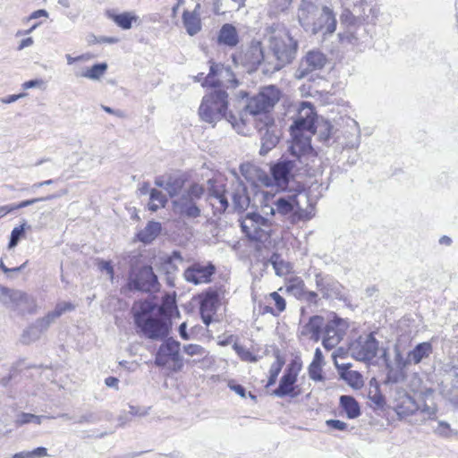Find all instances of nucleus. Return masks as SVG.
<instances>
[{
	"label": "nucleus",
	"instance_id": "f257e3e1",
	"mask_svg": "<svg viewBox=\"0 0 458 458\" xmlns=\"http://www.w3.org/2000/svg\"><path fill=\"white\" fill-rule=\"evenodd\" d=\"M316 113L314 106L308 101H302L298 114L290 127L292 142L289 146L290 154L301 164L309 165V161L316 157L311 146V136L315 133Z\"/></svg>",
	"mask_w": 458,
	"mask_h": 458
},
{
	"label": "nucleus",
	"instance_id": "f03ea898",
	"mask_svg": "<svg viewBox=\"0 0 458 458\" xmlns=\"http://www.w3.org/2000/svg\"><path fill=\"white\" fill-rule=\"evenodd\" d=\"M287 191L288 194L277 197L272 206H264L263 213L286 217L291 224L310 220L315 215V204L310 201L304 185L296 182Z\"/></svg>",
	"mask_w": 458,
	"mask_h": 458
},
{
	"label": "nucleus",
	"instance_id": "7ed1b4c3",
	"mask_svg": "<svg viewBox=\"0 0 458 458\" xmlns=\"http://www.w3.org/2000/svg\"><path fill=\"white\" fill-rule=\"evenodd\" d=\"M154 310L155 306L150 302L141 304L133 314L134 324L146 338L163 340L170 334L172 320L164 308H158L157 311Z\"/></svg>",
	"mask_w": 458,
	"mask_h": 458
},
{
	"label": "nucleus",
	"instance_id": "20e7f679",
	"mask_svg": "<svg viewBox=\"0 0 458 458\" xmlns=\"http://www.w3.org/2000/svg\"><path fill=\"white\" fill-rule=\"evenodd\" d=\"M268 49L271 58L265 74H273L293 63L297 55L299 42L288 30H282L269 37Z\"/></svg>",
	"mask_w": 458,
	"mask_h": 458
},
{
	"label": "nucleus",
	"instance_id": "39448f33",
	"mask_svg": "<svg viewBox=\"0 0 458 458\" xmlns=\"http://www.w3.org/2000/svg\"><path fill=\"white\" fill-rule=\"evenodd\" d=\"M228 94L221 89H215L206 94L199 108V114L202 121L216 124L223 118L226 119L233 128L239 126L237 117L232 113H227Z\"/></svg>",
	"mask_w": 458,
	"mask_h": 458
},
{
	"label": "nucleus",
	"instance_id": "423d86ee",
	"mask_svg": "<svg viewBox=\"0 0 458 458\" xmlns=\"http://www.w3.org/2000/svg\"><path fill=\"white\" fill-rule=\"evenodd\" d=\"M279 99L280 90L276 86L269 85L262 88L259 94L248 100L244 111L264 120V115H271L269 113Z\"/></svg>",
	"mask_w": 458,
	"mask_h": 458
},
{
	"label": "nucleus",
	"instance_id": "0eeeda50",
	"mask_svg": "<svg viewBox=\"0 0 458 458\" xmlns=\"http://www.w3.org/2000/svg\"><path fill=\"white\" fill-rule=\"evenodd\" d=\"M297 160L298 159L296 157L295 160L280 158L277 160V162L271 165V176L265 171L264 173H259L260 183L267 187L275 185L282 191L289 190L288 185L291 179L293 178V171L296 166Z\"/></svg>",
	"mask_w": 458,
	"mask_h": 458
},
{
	"label": "nucleus",
	"instance_id": "6e6552de",
	"mask_svg": "<svg viewBox=\"0 0 458 458\" xmlns=\"http://www.w3.org/2000/svg\"><path fill=\"white\" fill-rule=\"evenodd\" d=\"M273 223L257 212H250L241 223L242 231L255 242H267L273 232Z\"/></svg>",
	"mask_w": 458,
	"mask_h": 458
},
{
	"label": "nucleus",
	"instance_id": "1a4fd4ad",
	"mask_svg": "<svg viewBox=\"0 0 458 458\" xmlns=\"http://www.w3.org/2000/svg\"><path fill=\"white\" fill-rule=\"evenodd\" d=\"M126 286L130 291L152 293L157 292L160 284L152 267L142 266L131 269Z\"/></svg>",
	"mask_w": 458,
	"mask_h": 458
},
{
	"label": "nucleus",
	"instance_id": "9d476101",
	"mask_svg": "<svg viewBox=\"0 0 458 458\" xmlns=\"http://www.w3.org/2000/svg\"><path fill=\"white\" fill-rule=\"evenodd\" d=\"M255 123L257 130L261 135L259 154L265 156L277 145L282 136V131L281 128L276 124L272 115H264V120L256 119Z\"/></svg>",
	"mask_w": 458,
	"mask_h": 458
},
{
	"label": "nucleus",
	"instance_id": "9b49d317",
	"mask_svg": "<svg viewBox=\"0 0 458 458\" xmlns=\"http://www.w3.org/2000/svg\"><path fill=\"white\" fill-rule=\"evenodd\" d=\"M315 284L323 299L345 301L344 287L334 276L321 272L315 274Z\"/></svg>",
	"mask_w": 458,
	"mask_h": 458
},
{
	"label": "nucleus",
	"instance_id": "f8f14e48",
	"mask_svg": "<svg viewBox=\"0 0 458 458\" xmlns=\"http://www.w3.org/2000/svg\"><path fill=\"white\" fill-rule=\"evenodd\" d=\"M209 72L205 78V82L210 87L235 88L238 86V80L234 77L232 69L222 64L209 61Z\"/></svg>",
	"mask_w": 458,
	"mask_h": 458
},
{
	"label": "nucleus",
	"instance_id": "ddd939ff",
	"mask_svg": "<svg viewBox=\"0 0 458 458\" xmlns=\"http://www.w3.org/2000/svg\"><path fill=\"white\" fill-rule=\"evenodd\" d=\"M352 356L357 360L370 361L377 354L378 341L375 338L374 333L365 336H360L350 345Z\"/></svg>",
	"mask_w": 458,
	"mask_h": 458
},
{
	"label": "nucleus",
	"instance_id": "4468645a",
	"mask_svg": "<svg viewBox=\"0 0 458 458\" xmlns=\"http://www.w3.org/2000/svg\"><path fill=\"white\" fill-rule=\"evenodd\" d=\"M327 62V58L321 51H308L300 61L295 72V78L299 80L306 78L310 73L324 68Z\"/></svg>",
	"mask_w": 458,
	"mask_h": 458
},
{
	"label": "nucleus",
	"instance_id": "2eb2a0df",
	"mask_svg": "<svg viewBox=\"0 0 458 458\" xmlns=\"http://www.w3.org/2000/svg\"><path fill=\"white\" fill-rule=\"evenodd\" d=\"M270 54H265L262 45L259 41H252L250 46L242 55V64L249 70H256L259 65H263V72L268 68L270 61Z\"/></svg>",
	"mask_w": 458,
	"mask_h": 458
},
{
	"label": "nucleus",
	"instance_id": "dca6fc26",
	"mask_svg": "<svg viewBox=\"0 0 458 458\" xmlns=\"http://www.w3.org/2000/svg\"><path fill=\"white\" fill-rule=\"evenodd\" d=\"M216 271V266L212 262H208L207 265L195 262L184 270L183 278L195 285L208 284L212 281Z\"/></svg>",
	"mask_w": 458,
	"mask_h": 458
},
{
	"label": "nucleus",
	"instance_id": "f3484780",
	"mask_svg": "<svg viewBox=\"0 0 458 458\" xmlns=\"http://www.w3.org/2000/svg\"><path fill=\"white\" fill-rule=\"evenodd\" d=\"M320 11L321 8L312 0H301L297 18L300 25L306 32L316 28L314 21Z\"/></svg>",
	"mask_w": 458,
	"mask_h": 458
},
{
	"label": "nucleus",
	"instance_id": "a211bd4d",
	"mask_svg": "<svg viewBox=\"0 0 458 458\" xmlns=\"http://www.w3.org/2000/svg\"><path fill=\"white\" fill-rule=\"evenodd\" d=\"M336 19L333 10L327 6H323L314 21V30L309 32L311 34L321 33L323 36L331 35L336 29Z\"/></svg>",
	"mask_w": 458,
	"mask_h": 458
},
{
	"label": "nucleus",
	"instance_id": "6ab92c4d",
	"mask_svg": "<svg viewBox=\"0 0 458 458\" xmlns=\"http://www.w3.org/2000/svg\"><path fill=\"white\" fill-rule=\"evenodd\" d=\"M173 207L174 212L182 218L195 219L201 214L196 201L183 195L173 200Z\"/></svg>",
	"mask_w": 458,
	"mask_h": 458
},
{
	"label": "nucleus",
	"instance_id": "aec40b11",
	"mask_svg": "<svg viewBox=\"0 0 458 458\" xmlns=\"http://www.w3.org/2000/svg\"><path fill=\"white\" fill-rule=\"evenodd\" d=\"M296 380L297 373L293 368H287L279 381L278 387L274 390L273 394L278 397H296L299 394V392L294 391Z\"/></svg>",
	"mask_w": 458,
	"mask_h": 458
},
{
	"label": "nucleus",
	"instance_id": "412c9836",
	"mask_svg": "<svg viewBox=\"0 0 458 458\" xmlns=\"http://www.w3.org/2000/svg\"><path fill=\"white\" fill-rule=\"evenodd\" d=\"M325 318L322 316H311L307 323L299 327L298 336L308 337L314 342H318L321 338Z\"/></svg>",
	"mask_w": 458,
	"mask_h": 458
},
{
	"label": "nucleus",
	"instance_id": "4be33fe9",
	"mask_svg": "<svg viewBox=\"0 0 458 458\" xmlns=\"http://www.w3.org/2000/svg\"><path fill=\"white\" fill-rule=\"evenodd\" d=\"M208 200L211 205L214 215L224 214L229 208L226 191L212 186L208 190Z\"/></svg>",
	"mask_w": 458,
	"mask_h": 458
},
{
	"label": "nucleus",
	"instance_id": "5701e85b",
	"mask_svg": "<svg viewBox=\"0 0 458 458\" xmlns=\"http://www.w3.org/2000/svg\"><path fill=\"white\" fill-rule=\"evenodd\" d=\"M394 411L400 419L409 420L419 411V404L411 395L404 394L396 400Z\"/></svg>",
	"mask_w": 458,
	"mask_h": 458
},
{
	"label": "nucleus",
	"instance_id": "b1692460",
	"mask_svg": "<svg viewBox=\"0 0 458 458\" xmlns=\"http://www.w3.org/2000/svg\"><path fill=\"white\" fill-rule=\"evenodd\" d=\"M341 21L344 24L350 26L346 34L344 36L347 38V40L352 44H358L359 42V30L365 31V29L360 25H357L360 22V18L356 17L349 10H344L341 15Z\"/></svg>",
	"mask_w": 458,
	"mask_h": 458
},
{
	"label": "nucleus",
	"instance_id": "393cba45",
	"mask_svg": "<svg viewBox=\"0 0 458 458\" xmlns=\"http://www.w3.org/2000/svg\"><path fill=\"white\" fill-rule=\"evenodd\" d=\"M232 200L233 209L235 212L242 213L249 208L250 199L243 183L238 182L234 185L232 192Z\"/></svg>",
	"mask_w": 458,
	"mask_h": 458
},
{
	"label": "nucleus",
	"instance_id": "a878e982",
	"mask_svg": "<svg viewBox=\"0 0 458 458\" xmlns=\"http://www.w3.org/2000/svg\"><path fill=\"white\" fill-rule=\"evenodd\" d=\"M239 43V35L236 28L230 23L224 24L217 35V44L230 48L236 47Z\"/></svg>",
	"mask_w": 458,
	"mask_h": 458
},
{
	"label": "nucleus",
	"instance_id": "bb28decb",
	"mask_svg": "<svg viewBox=\"0 0 458 458\" xmlns=\"http://www.w3.org/2000/svg\"><path fill=\"white\" fill-rule=\"evenodd\" d=\"M199 8V4H197L192 12L185 10L182 13V23L190 36H195L202 28L199 14L197 13Z\"/></svg>",
	"mask_w": 458,
	"mask_h": 458
},
{
	"label": "nucleus",
	"instance_id": "cd10ccee",
	"mask_svg": "<svg viewBox=\"0 0 458 458\" xmlns=\"http://www.w3.org/2000/svg\"><path fill=\"white\" fill-rule=\"evenodd\" d=\"M27 297L20 290L10 289L0 285V302L3 305L17 306L21 301H26Z\"/></svg>",
	"mask_w": 458,
	"mask_h": 458
},
{
	"label": "nucleus",
	"instance_id": "c85d7f7f",
	"mask_svg": "<svg viewBox=\"0 0 458 458\" xmlns=\"http://www.w3.org/2000/svg\"><path fill=\"white\" fill-rule=\"evenodd\" d=\"M199 311L215 313L219 302V293L216 290L208 288L200 296Z\"/></svg>",
	"mask_w": 458,
	"mask_h": 458
},
{
	"label": "nucleus",
	"instance_id": "c756f323",
	"mask_svg": "<svg viewBox=\"0 0 458 458\" xmlns=\"http://www.w3.org/2000/svg\"><path fill=\"white\" fill-rule=\"evenodd\" d=\"M161 223L149 221L147 225L137 233V239L144 244L151 243L161 233Z\"/></svg>",
	"mask_w": 458,
	"mask_h": 458
},
{
	"label": "nucleus",
	"instance_id": "7c9ffc66",
	"mask_svg": "<svg viewBox=\"0 0 458 458\" xmlns=\"http://www.w3.org/2000/svg\"><path fill=\"white\" fill-rule=\"evenodd\" d=\"M437 409L436 406H428L424 403L423 407L419 405V411H416L408 422L411 425H422L428 420H435L437 417Z\"/></svg>",
	"mask_w": 458,
	"mask_h": 458
},
{
	"label": "nucleus",
	"instance_id": "2f4dec72",
	"mask_svg": "<svg viewBox=\"0 0 458 458\" xmlns=\"http://www.w3.org/2000/svg\"><path fill=\"white\" fill-rule=\"evenodd\" d=\"M432 352V344L429 342L420 343L408 352L409 361H411V364L417 365L424 359L429 357Z\"/></svg>",
	"mask_w": 458,
	"mask_h": 458
},
{
	"label": "nucleus",
	"instance_id": "473e14b6",
	"mask_svg": "<svg viewBox=\"0 0 458 458\" xmlns=\"http://www.w3.org/2000/svg\"><path fill=\"white\" fill-rule=\"evenodd\" d=\"M348 126L351 131H348V136L344 140L339 141V144L344 148H354L360 145V128L358 123L353 119H349ZM338 140L339 137H336Z\"/></svg>",
	"mask_w": 458,
	"mask_h": 458
},
{
	"label": "nucleus",
	"instance_id": "72a5a7b5",
	"mask_svg": "<svg viewBox=\"0 0 458 458\" xmlns=\"http://www.w3.org/2000/svg\"><path fill=\"white\" fill-rule=\"evenodd\" d=\"M340 406L345 411L348 419L353 420L360 415V407L359 403L352 395H341Z\"/></svg>",
	"mask_w": 458,
	"mask_h": 458
},
{
	"label": "nucleus",
	"instance_id": "f704fd0d",
	"mask_svg": "<svg viewBox=\"0 0 458 458\" xmlns=\"http://www.w3.org/2000/svg\"><path fill=\"white\" fill-rule=\"evenodd\" d=\"M183 263V258L179 250H174L170 256L164 258L161 269L165 274H176L178 265Z\"/></svg>",
	"mask_w": 458,
	"mask_h": 458
},
{
	"label": "nucleus",
	"instance_id": "c9c22d12",
	"mask_svg": "<svg viewBox=\"0 0 458 458\" xmlns=\"http://www.w3.org/2000/svg\"><path fill=\"white\" fill-rule=\"evenodd\" d=\"M107 64L106 63L95 64L90 68H87L81 72L75 71L76 77H83L93 81H98L106 72Z\"/></svg>",
	"mask_w": 458,
	"mask_h": 458
},
{
	"label": "nucleus",
	"instance_id": "e433bc0d",
	"mask_svg": "<svg viewBox=\"0 0 458 458\" xmlns=\"http://www.w3.org/2000/svg\"><path fill=\"white\" fill-rule=\"evenodd\" d=\"M160 352L164 353L167 357H170L171 360L174 362L181 360L180 356V343L174 338H167L164 344H162L159 348Z\"/></svg>",
	"mask_w": 458,
	"mask_h": 458
},
{
	"label": "nucleus",
	"instance_id": "4c0bfd02",
	"mask_svg": "<svg viewBox=\"0 0 458 458\" xmlns=\"http://www.w3.org/2000/svg\"><path fill=\"white\" fill-rule=\"evenodd\" d=\"M23 294L27 297L26 301H21L17 306H9V305H4L7 309H10L12 310L17 311L21 315H24L26 313L28 314H35L37 312V305L35 302V300L30 296L29 294L23 293Z\"/></svg>",
	"mask_w": 458,
	"mask_h": 458
},
{
	"label": "nucleus",
	"instance_id": "58836bf2",
	"mask_svg": "<svg viewBox=\"0 0 458 458\" xmlns=\"http://www.w3.org/2000/svg\"><path fill=\"white\" fill-rule=\"evenodd\" d=\"M386 367L387 369L386 383V384H397L403 382L406 378V374L403 369L399 368H394L392 364L386 360Z\"/></svg>",
	"mask_w": 458,
	"mask_h": 458
},
{
	"label": "nucleus",
	"instance_id": "ea45409f",
	"mask_svg": "<svg viewBox=\"0 0 458 458\" xmlns=\"http://www.w3.org/2000/svg\"><path fill=\"white\" fill-rule=\"evenodd\" d=\"M109 17L123 30H130L132 26V21L138 20V16L128 12L119 14H109Z\"/></svg>",
	"mask_w": 458,
	"mask_h": 458
},
{
	"label": "nucleus",
	"instance_id": "a19ab883",
	"mask_svg": "<svg viewBox=\"0 0 458 458\" xmlns=\"http://www.w3.org/2000/svg\"><path fill=\"white\" fill-rule=\"evenodd\" d=\"M167 199L163 192L157 189H151L149 193V202L148 204L150 211L156 212L159 208H164Z\"/></svg>",
	"mask_w": 458,
	"mask_h": 458
},
{
	"label": "nucleus",
	"instance_id": "79ce46f5",
	"mask_svg": "<svg viewBox=\"0 0 458 458\" xmlns=\"http://www.w3.org/2000/svg\"><path fill=\"white\" fill-rule=\"evenodd\" d=\"M269 261L271 262L273 267L275 268L276 274L277 276H285L291 270L290 263L284 261L282 259L281 255L278 253H273L270 257Z\"/></svg>",
	"mask_w": 458,
	"mask_h": 458
},
{
	"label": "nucleus",
	"instance_id": "37998d69",
	"mask_svg": "<svg viewBox=\"0 0 458 458\" xmlns=\"http://www.w3.org/2000/svg\"><path fill=\"white\" fill-rule=\"evenodd\" d=\"M340 339L341 338L339 335L333 327H326L325 336L322 340V344L325 349L332 350L335 346H336L339 344Z\"/></svg>",
	"mask_w": 458,
	"mask_h": 458
},
{
	"label": "nucleus",
	"instance_id": "c03bdc74",
	"mask_svg": "<svg viewBox=\"0 0 458 458\" xmlns=\"http://www.w3.org/2000/svg\"><path fill=\"white\" fill-rule=\"evenodd\" d=\"M292 3L293 0H267L269 15H277L286 12Z\"/></svg>",
	"mask_w": 458,
	"mask_h": 458
},
{
	"label": "nucleus",
	"instance_id": "a18cd8bd",
	"mask_svg": "<svg viewBox=\"0 0 458 458\" xmlns=\"http://www.w3.org/2000/svg\"><path fill=\"white\" fill-rule=\"evenodd\" d=\"M240 171L242 174L245 177L247 181L255 182L257 180L260 182V174L259 173H264L263 170L258 168L255 165L250 164H243L240 166Z\"/></svg>",
	"mask_w": 458,
	"mask_h": 458
},
{
	"label": "nucleus",
	"instance_id": "49530a36",
	"mask_svg": "<svg viewBox=\"0 0 458 458\" xmlns=\"http://www.w3.org/2000/svg\"><path fill=\"white\" fill-rule=\"evenodd\" d=\"M286 290L290 294L298 300H301L307 288L303 280L300 278H294L289 282L286 286Z\"/></svg>",
	"mask_w": 458,
	"mask_h": 458
},
{
	"label": "nucleus",
	"instance_id": "de8ad7c7",
	"mask_svg": "<svg viewBox=\"0 0 458 458\" xmlns=\"http://www.w3.org/2000/svg\"><path fill=\"white\" fill-rule=\"evenodd\" d=\"M42 334L43 333L34 322L23 331L21 335V342L24 344H29L38 340Z\"/></svg>",
	"mask_w": 458,
	"mask_h": 458
},
{
	"label": "nucleus",
	"instance_id": "09e8293b",
	"mask_svg": "<svg viewBox=\"0 0 458 458\" xmlns=\"http://www.w3.org/2000/svg\"><path fill=\"white\" fill-rule=\"evenodd\" d=\"M284 364V361L280 358L279 355L276 356V360L272 363L269 369V377L267 384V386H270L276 384L277 377Z\"/></svg>",
	"mask_w": 458,
	"mask_h": 458
},
{
	"label": "nucleus",
	"instance_id": "8fccbe9b",
	"mask_svg": "<svg viewBox=\"0 0 458 458\" xmlns=\"http://www.w3.org/2000/svg\"><path fill=\"white\" fill-rule=\"evenodd\" d=\"M183 186V182L179 178L170 177L165 183L164 189L170 197L177 196Z\"/></svg>",
	"mask_w": 458,
	"mask_h": 458
},
{
	"label": "nucleus",
	"instance_id": "3c124183",
	"mask_svg": "<svg viewBox=\"0 0 458 458\" xmlns=\"http://www.w3.org/2000/svg\"><path fill=\"white\" fill-rule=\"evenodd\" d=\"M49 418L50 417H47V416H43V415L39 416V415H35V414H31V413L22 412L18 416L16 423L18 425H24V424H28V423H34V424L39 425V424H41L43 420L49 419Z\"/></svg>",
	"mask_w": 458,
	"mask_h": 458
},
{
	"label": "nucleus",
	"instance_id": "603ef678",
	"mask_svg": "<svg viewBox=\"0 0 458 458\" xmlns=\"http://www.w3.org/2000/svg\"><path fill=\"white\" fill-rule=\"evenodd\" d=\"M60 195L58 194H52V195H48L47 197H41V198H35V199H26V200H23L18 204H12V207L8 208L9 209L7 211H13V210H16V209H19V208H26V207H29L30 205H33L37 202H39V201H44V200H48V199H55L57 197H59Z\"/></svg>",
	"mask_w": 458,
	"mask_h": 458
},
{
	"label": "nucleus",
	"instance_id": "864d4df0",
	"mask_svg": "<svg viewBox=\"0 0 458 458\" xmlns=\"http://www.w3.org/2000/svg\"><path fill=\"white\" fill-rule=\"evenodd\" d=\"M204 191L205 190L202 185L193 183L182 195L196 201L201 199L202 195L204 194Z\"/></svg>",
	"mask_w": 458,
	"mask_h": 458
},
{
	"label": "nucleus",
	"instance_id": "5fc2aeb1",
	"mask_svg": "<svg viewBox=\"0 0 458 458\" xmlns=\"http://www.w3.org/2000/svg\"><path fill=\"white\" fill-rule=\"evenodd\" d=\"M26 224H23L20 226L14 227L11 233L10 241L8 243V248L12 249L15 247L19 241L24 236L25 233V226Z\"/></svg>",
	"mask_w": 458,
	"mask_h": 458
},
{
	"label": "nucleus",
	"instance_id": "6e6d98bb",
	"mask_svg": "<svg viewBox=\"0 0 458 458\" xmlns=\"http://www.w3.org/2000/svg\"><path fill=\"white\" fill-rule=\"evenodd\" d=\"M58 318L52 311L48 312L45 317L38 318L35 321L37 327L42 333L46 332L50 325Z\"/></svg>",
	"mask_w": 458,
	"mask_h": 458
},
{
	"label": "nucleus",
	"instance_id": "4d7b16f0",
	"mask_svg": "<svg viewBox=\"0 0 458 458\" xmlns=\"http://www.w3.org/2000/svg\"><path fill=\"white\" fill-rule=\"evenodd\" d=\"M309 376L314 381H322L324 379V376L322 374L321 365L310 363L309 366Z\"/></svg>",
	"mask_w": 458,
	"mask_h": 458
},
{
	"label": "nucleus",
	"instance_id": "13d9d810",
	"mask_svg": "<svg viewBox=\"0 0 458 458\" xmlns=\"http://www.w3.org/2000/svg\"><path fill=\"white\" fill-rule=\"evenodd\" d=\"M434 432L440 437H448L451 434V427L446 421L440 420L434 428Z\"/></svg>",
	"mask_w": 458,
	"mask_h": 458
},
{
	"label": "nucleus",
	"instance_id": "bf43d9fd",
	"mask_svg": "<svg viewBox=\"0 0 458 458\" xmlns=\"http://www.w3.org/2000/svg\"><path fill=\"white\" fill-rule=\"evenodd\" d=\"M325 131H321L319 133L320 140L325 142L327 145H330V140L335 138V132L333 126L327 123L325 125Z\"/></svg>",
	"mask_w": 458,
	"mask_h": 458
},
{
	"label": "nucleus",
	"instance_id": "052dcab7",
	"mask_svg": "<svg viewBox=\"0 0 458 458\" xmlns=\"http://www.w3.org/2000/svg\"><path fill=\"white\" fill-rule=\"evenodd\" d=\"M394 363L396 365V368L404 370V369H406L409 365L411 364V361H409V353L407 354V357L404 358L402 355L401 352L398 349H395Z\"/></svg>",
	"mask_w": 458,
	"mask_h": 458
},
{
	"label": "nucleus",
	"instance_id": "680f3d73",
	"mask_svg": "<svg viewBox=\"0 0 458 458\" xmlns=\"http://www.w3.org/2000/svg\"><path fill=\"white\" fill-rule=\"evenodd\" d=\"M319 300L320 298L318 293L306 290L300 301H304L310 305H317Z\"/></svg>",
	"mask_w": 458,
	"mask_h": 458
},
{
	"label": "nucleus",
	"instance_id": "e2e57ef3",
	"mask_svg": "<svg viewBox=\"0 0 458 458\" xmlns=\"http://www.w3.org/2000/svg\"><path fill=\"white\" fill-rule=\"evenodd\" d=\"M183 351L190 356L203 355L205 349L199 344H190L183 346Z\"/></svg>",
	"mask_w": 458,
	"mask_h": 458
},
{
	"label": "nucleus",
	"instance_id": "0e129e2a",
	"mask_svg": "<svg viewBox=\"0 0 458 458\" xmlns=\"http://www.w3.org/2000/svg\"><path fill=\"white\" fill-rule=\"evenodd\" d=\"M74 310V305L71 302H59L56 304L55 310L52 311L57 318L63 315L65 311Z\"/></svg>",
	"mask_w": 458,
	"mask_h": 458
},
{
	"label": "nucleus",
	"instance_id": "69168bd1",
	"mask_svg": "<svg viewBox=\"0 0 458 458\" xmlns=\"http://www.w3.org/2000/svg\"><path fill=\"white\" fill-rule=\"evenodd\" d=\"M47 455V449L43 446L37 447L32 451H25V458H43Z\"/></svg>",
	"mask_w": 458,
	"mask_h": 458
},
{
	"label": "nucleus",
	"instance_id": "338daca9",
	"mask_svg": "<svg viewBox=\"0 0 458 458\" xmlns=\"http://www.w3.org/2000/svg\"><path fill=\"white\" fill-rule=\"evenodd\" d=\"M270 298L275 301V305L277 309L278 313L283 312L285 310V300L278 293H271Z\"/></svg>",
	"mask_w": 458,
	"mask_h": 458
},
{
	"label": "nucleus",
	"instance_id": "774afa93",
	"mask_svg": "<svg viewBox=\"0 0 458 458\" xmlns=\"http://www.w3.org/2000/svg\"><path fill=\"white\" fill-rule=\"evenodd\" d=\"M100 420V418L95 414L94 412L89 411L85 414L81 415L78 420H76V423L83 424V423H96Z\"/></svg>",
	"mask_w": 458,
	"mask_h": 458
}]
</instances>
